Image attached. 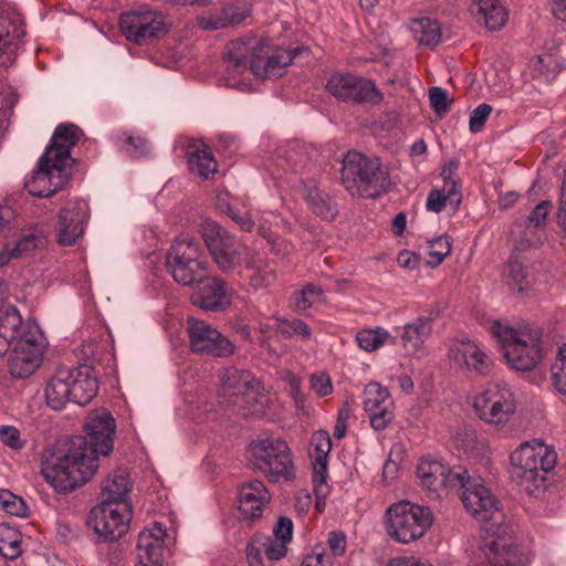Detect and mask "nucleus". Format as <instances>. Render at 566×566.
Listing matches in <instances>:
<instances>
[{
	"mask_svg": "<svg viewBox=\"0 0 566 566\" xmlns=\"http://www.w3.org/2000/svg\"><path fill=\"white\" fill-rule=\"evenodd\" d=\"M4 294L6 285L0 281V356L14 344L9 370L15 378H25L40 367L48 342L35 322L22 325L20 313L4 302Z\"/></svg>",
	"mask_w": 566,
	"mask_h": 566,
	"instance_id": "nucleus-1",
	"label": "nucleus"
},
{
	"mask_svg": "<svg viewBox=\"0 0 566 566\" xmlns=\"http://www.w3.org/2000/svg\"><path fill=\"white\" fill-rule=\"evenodd\" d=\"M78 139L80 129L74 124H60L55 128L36 168L24 180L30 195L50 197L69 182L66 169L72 163L71 149Z\"/></svg>",
	"mask_w": 566,
	"mask_h": 566,
	"instance_id": "nucleus-2",
	"label": "nucleus"
},
{
	"mask_svg": "<svg viewBox=\"0 0 566 566\" xmlns=\"http://www.w3.org/2000/svg\"><path fill=\"white\" fill-rule=\"evenodd\" d=\"M227 55V71L229 74L227 85L240 91H249L250 85L245 82H235V74H242L249 67L258 77H279L294 57L289 51H279L269 55L266 44L256 39L237 40L230 43Z\"/></svg>",
	"mask_w": 566,
	"mask_h": 566,
	"instance_id": "nucleus-3",
	"label": "nucleus"
},
{
	"mask_svg": "<svg viewBox=\"0 0 566 566\" xmlns=\"http://www.w3.org/2000/svg\"><path fill=\"white\" fill-rule=\"evenodd\" d=\"M98 459L90 452L83 436L71 438L64 452L42 462L43 479L59 493H66L85 484L96 473Z\"/></svg>",
	"mask_w": 566,
	"mask_h": 566,
	"instance_id": "nucleus-4",
	"label": "nucleus"
},
{
	"mask_svg": "<svg viewBox=\"0 0 566 566\" xmlns=\"http://www.w3.org/2000/svg\"><path fill=\"white\" fill-rule=\"evenodd\" d=\"M492 336L500 344L507 365L518 371L535 369L544 359L542 333L538 328L524 325L513 327L506 322L491 323Z\"/></svg>",
	"mask_w": 566,
	"mask_h": 566,
	"instance_id": "nucleus-5",
	"label": "nucleus"
},
{
	"mask_svg": "<svg viewBox=\"0 0 566 566\" xmlns=\"http://www.w3.org/2000/svg\"><path fill=\"white\" fill-rule=\"evenodd\" d=\"M511 473L528 493L535 494L546 486L547 474L557 463L555 448L539 439L520 443L510 455Z\"/></svg>",
	"mask_w": 566,
	"mask_h": 566,
	"instance_id": "nucleus-6",
	"label": "nucleus"
},
{
	"mask_svg": "<svg viewBox=\"0 0 566 566\" xmlns=\"http://www.w3.org/2000/svg\"><path fill=\"white\" fill-rule=\"evenodd\" d=\"M247 454L253 470L259 471L269 482H287L295 478L292 451L282 438H258L251 441Z\"/></svg>",
	"mask_w": 566,
	"mask_h": 566,
	"instance_id": "nucleus-7",
	"label": "nucleus"
},
{
	"mask_svg": "<svg viewBox=\"0 0 566 566\" xmlns=\"http://www.w3.org/2000/svg\"><path fill=\"white\" fill-rule=\"evenodd\" d=\"M342 182L354 197L376 198L385 192L389 181L377 158L348 151L343 159Z\"/></svg>",
	"mask_w": 566,
	"mask_h": 566,
	"instance_id": "nucleus-8",
	"label": "nucleus"
},
{
	"mask_svg": "<svg viewBox=\"0 0 566 566\" xmlns=\"http://www.w3.org/2000/svg\"><path fill=\"white\" fill-rule=\"evenodd\" d=\"M223 396L234 397L243 416H262L268 407V397L258 379L248 370L226 367L220 371Z\"/></svg>",
	"mask_w": 566,
	"mask_h": 566,
	"instance_id": "nucleus-9",
	"label": "nucleus"
},
{
	"mask_svg": "<svg viewBox=\"0 0 566 566\" xmlns=\"http://www.w3.org/2000/svg\"><path fill=\"white\" fill-rule=\"evenodd\" d=\"M166 269L176 283L193 287L207 273L199 241L189 234L175 239L166 255Z\"/></svg>",
	"mask_w": 566,
	"mask_h": 566,
	"instance_id": "nucleus-10",
	"label": "nucleus"
},
{
	"mask_svg": "<svg viewBox=\"0 0 566 566\" xmlns=\"http://www.w3.org/2000/svg\"><path fill=\"white\" fill-rule=\"evenodd\" d=\"M432 514L428 507L400 501L386 511V531L396 542L410 544L424 536L432 525Z\"/></svg>",
	"mask_w": 566,
	"mask_h": 566,
	"instance_id": "nucleus-11",
	"label": "nucleus"
},
{
	"mask_svg": "<svg viewBox=\"0 0 566 566\" xmlns=\"http://www.w3.org/2000/svg\"><path fill=\"white\" fill-rule=\"evenodd\" d=\"M472 407L483 422L502 431L515 416L517 401L509 385L493 382L485 386L473 397Z\"/></svg>",
	"mask_w": 566,
	"mask_h": 566,
	"instance_id": "nucleus-12",
	"label": "nucleus"
},
{
	"mask_svg": "<svg viewBox=\"0 0 566 566\" xmlns=\"http://www.w3.org/2000/svg\"><path fill=\"white\" fill-rule=\"evenodd\" d=\"M465 474V468L461 465L451 468L447 463L430 457L420 459L417 465V475L421 485L437 497L457 492L459 486H463Z\"/></svg>",
	"mask_w": 566,
	"mask_h": 566,
	"instance_id": "nucleus-13",
	"label": "nucleus"
},
{
	"mask_svg": "<svg viewBox=\"0 0 566 566\" xmlns=\"http://www.w3.org/2000/svg\"><path fill=\"white\" fill-rule=\"evenodd\" d=\"M326 90L336 99L354 104H378L382 101V94L373 81L352 73L332 74Z\"/></svg>",
	"mask_w": 566,
	"mask_h": 566,
	"instance_id": "nucleus-14",
	"label": "nucleus"
},
{
	"mask_svg": "<svg viewBox=\"0 0 566 566\" xmlns=\"http://www.w3.org/2000/svg\"><path fill=\"white\" fill-rule=\"evenodd\" d=\"M132 517L129 502L102 501L91 511L94 532L104 541H116L128 530Z\"/></svg>",
	"mask_w": 566,
	"mask_h": 566,
	"instance_id": "nucleus-15",
	"label": "nucleus"
},
{
	"mask_svg": "<svg viewBox=\"0 0 566 566\" xmlns=\"http://www.w3.org/2000/svg\"><path fill=\"white\" fill-rule=\"evenodd\" d=\"M461 500L467 512L480 522L500 520L502 507L497 499L493 495L480 478H471L467 473L463 479V486H459Z\"/></svg>",
	"mask_w": 566,
	"mask_h": 566,
	"instance_id": "nucleus-16",
	"label": "nucleus"
},
{
	"mask_svg": "<svg viewBox=\"0 0 566 566\" xmlns=\"http://www.w3.org/2000/svg\"><path fill=\"white\" fill-rule=\"evenodd\" d=\"M199 230L214 262L222 271H230L240 263L243 248L224 228L212 220H205Z\"/></svg>",
	"mask_w": 566,
	"mask_h": 566,
	"instance_id": "nucleus-17",
	"label": "nucleus"
},
{
	"mask_svg": "<svg viewBox=\"0 0 566 566\" xmlns=\"http://www.w3.org/2000/svg\"><path fill=\"white\" fill-rule=\"evenodd\" d=\"M528 552L515 545L511 538H488L479 553L471 559L470 566H528Z\"/></svg>",
	"mask_w": 566,
	"mask_h": 566,
	"instance_id": "nucleus-18",
	"label": "nucleus"
},
{
	"mask_svg": "<svg viewBox=\"0 0 566 566\" xmlns=\"http://www.w3.org/2000/svg\"><path fill=\"white\" fill-rule=\"evenodd\" d=\"M187 333L190 349L193 353L213 357H227L234 352L233 344L205 321L189 317L187 319Z\"/></svg>",
	"mask_w": 566,
	"mask_h": 566,
	"instance_id": "nucleus-19",
	"label": "nucleus"
},
{
	"mask_svg": "<svg viewBox=\"0 0 566 566\" xmlns=\"http://www.w3.org/2000/svg\"><path fill=\"white\" fill-rule=\"evenodd\" d=\"M332 450L329 433L318 430L311 437L310 458L313 467V486L316 496V507L322 511L325 500L329 493L327 484V462Z\"/></svg>",
	"mask_w": 566,
	"mask_h": 566,
	"instance_id": "nucleus-20",
	"label": "nucleus"
},
{
	"mask_svg": "<svg viewBox=\"0 0 566 566\" xmlns=\"http://www.w3.org/2000/svg\"><path fill=\"white\" fill-rule=\"evenodd\" d=\"M116 432V421L106 409H96L88 413L85 420V433L90 452L99 455H108L113 451V439Z\"/></svg>",
	"mask_w": 566,
	"mask_h": 566,
	"instance_id": "nucleus-21",
	"label": "nucleus"
},
{
	"mask_svg": "<svg viewBox=\"0 0 566 566\" xmlns=\"http://www.w3.org/2000/svg\"><path fill=\"white\" fill-rule=\"evenodd\" d=\"M119 24L125 36L136 43L157 38L166 28L164 17L146 8L122 14Z\"/></svg>",
	"mask_w": 566,
	"mask_h": 566,
	"instance_id": "nucleus-22",
	"label": "nucleus"
},
{
	"mask_svg": "<svg viewBox=\"0 0 566 566\" xmlns=\"http://www.w3.org/2000/svg\"><path fill=\"white\" fill-rule=\"evenodd\" d=\"M449 358L458 368L483 377L491 375L494 368L492 356L485 347L471 339L453 342Z\"/></svg>",
	"mask_w": 566,
	"mask_h": 566,
	"instance_id": "nucleus-23",
	"label": "nucleus"
},
{
	"mask_svg": "<svg viewBox=\"0 0 566 566\" xmlns=\"http://www.w3.org/2000/svg\"><path fill=\"white\" fill-rule=\"evenodd\" d=\"M363 405L371 427L381 431L395 417V402L389 390L377 381H370L363 392Z\"/></svg>",
	"mask_w": 566,
	"mask_h": 566,
	"instance_id": "nucleus-24",
	"label": "nucleus"
},
{
	"mask_svg": "<svg viewBox=\"0 0 566 566\" xmlns=\"http://www.w3.org/2000/svg\"><path fill=\"white\" fill-rule=\"evenodd\" d=\"M90 218L85 200L69 201L57 216L56 237L61 245H72L83 234Z\"/></svg>",
	"mask_w": 566,
	"mask_h": 566,
	"instance_id": "nucleus-25",
	"label": "nucleus"
},
{
	"mask_svg": "<svg viewBox=\"0 0 566 566\" xmlns=\"http://www.w3.org/2000/svg\"><path fill=\"white\" fill-rule=\"evenodd\" d=\"M168 545L169 536L160 523L154 522L146 526L137 539V566H163Z\"/></svg>",
	"mask_w": 566,
	"mask_h": 566,
	"instance_id": "nucleus-26",
	"label": "nucleus"
},
{
	"mask_svg": "<svg viewBox=\"0 0 566 566\" xmlns=\"http://www.w3.org/2000/svg\"><path fill=\"white\" fill-rule=\"evenodd\" d=\"M271 501V494L260 480L250 481L241 486L238 494L240 517L248 522L259 520Z\"/></svg>",
	"mask_w": 566,
	"mask_h": 566,
	"instance_id": "nucleus-27",
	"label": "nucleus"
},
{
	"mask_svg": "<svg viewBox=\"0 0 566 566\" xmlns=\"http://www.w3.org/2000/svg\"><path fill=\"white\" fill-rule=\"evenodd\" d=\"M192 303L205 311H221L230 305V295L222 280L207 273L195 286Z\"/></svg>",
	"mask_w": 566,
	"mask_h": 566,
	"instance_id": "nucleus-28",
	"label": "nucleus"
},
{
	"mask_svg": "<svg viewBox=\"0 0 566 566\" xmlns=\"http://www.w3.org/2000/svg\"><path fill=\"white\" fill-rule=\"evenodd\" d=\"M41 244H43V238L36 229L21 233L0 232V269L12 260L27 255Z\"/></svg>",
	"mask_w": 566,
	"mask_h": 566,
	"instance_id": "nucleus-29",
	"label": "nucleus"
},
{
	"mask_svg": "<svg viewBox=\"0 0 566 566\" xmlns=\"http://www.w3.org/2000/svg\"><path fill=\"white\" fill-rule=\"evenodd\" d=\"M67 376L71 402L87 405L97 394L98 382L93 368L88 365L64 368Z\"/></svg>",
	"mask_w": 566,
	"mask_h": 566,
	"instance_id": "nucleus-30",
	"label": "nucleus"
},
{
	"mask_svg": "<svg viewBox=\"0 0 566 566\" xmlns=\"http://www.w3.org/2000/svg\"><path fill=\"white\" fill-rule=\"evenodd\" d=\"M454 170L455 166L452 164L443 168V186L429 192L426 202L427 210L439 213L448 206L453 210L459 208L462 195L458 181L452 177Z\"/></svg>",
	"mask_w": 566,
	"mask_h": 566,
	"instance_id": "nucleus-31",
	"label": "nucleus"
},
{
	"mask_svg": "<svg viewBox=\"0 0 566 566\" xmlns=\"http://www.w3.org/2000/svg\"><path fill=\"white\" fill-rule=\"evenodd\" d=\"M249 10L240 2L229 3L220 9L205 11L197 17L198 25L205 31H217L241 23Z\"/></svg>",
	"mask_w": 566,
	"mask_h": 566,
	"instance_id": "nucleus-32",
	"label": "nucleus"
},
{
	"mask_svg": "<svg viewBox=\"0 0 566 566\" xmlns=\"http://www.w3.org/2000/svg\"><path fill=\"white\" fill-rule=\"evenodd\" d=\"M178 417L197 424L208 423L217 419L214 405L206 396L193 391H185L176 407Z\"/></svg>",
	"mask_w": 566,
	"mask_h": 566,
	"instance_id": "nucleus-33",
	"label": "nucleus"
},
{
	"mask_svg": "<svg viewBox=\"0 0 566 566\" xmlns=\"http://www.w3.org/2000/svg\"><path fill=\"white\" fill-rule=\"evenodd\" d=\"M178 417L197 424L208 423L217 419L214 405L206 396L193 391H185L176 407Z\"/></svg>",
	"mask_w": 566,
	"mask_h": 566,
	"instance_id": "nucleus-34",
	"label": "nucleus"
},
{
	"mask_svg": "<svg viewBox=\"0 0 566 566\" xmlns=\"http://www.w3.org/2000/svg\"><path fill=\"white\" fill-rule=\"evenodd\" d=\"M431 333L432 318L419 316L401 327V345L409 355L421 357L426 354L424 343Z\"/></svg>",
	"mask_w": 566,
	"mask_h": 566,
	"instance_id": "nucleus-35",
	"label": "nucleus"
},
{
	"mask_svg": "<svg viewBox=\"0 0 566 566\" xmlns=\"http://www.w3.org/2000/svg\"><path fill=\"white\" fill-rule=\"evenodd\" d=\"M70 392L65 370L60 368L45 385V402L53 410H62L67 402H71Z\"/></svg>",
	"mask_w": 566,
	"mask_h": 566,
	"instance_id": "nucleus-36",
	"label": "nucleus"
},
{
	"mask_svg": "<svg viewBox=\"0 0 566 566\" xmlns=\"http://www.w3.org/2000/svg\"><path fill=\"white\" fill-rule=\"evenodd\" d=\"M410 31L415 40L426 46L433 48L441 41V25L430 18L416 19L410 24Z\"/></svg>",
	"mask_w": 566,
	"mask_h": 566,
	"instance_id": "nucleus-37",
	"label": "nucleus"
},
{
	"mask_svg": "<svg viewBox=\"0 0 566 566\" xmlns=\"http://www.w3.org/2000/svg\"><path fill=\"white\" fill-rule=\"evenodd\" d=\"M479 20L491 30H500L507 20V12L500 0H478Z\"/></svg>",
	"mask_w": 566,
	"mask_h": 566,
	"instance_id": "nucleus-38",
	"label": "nucleus"
},
{
	"mask_svg": "<svg viewBox=\"0 0 566 566\" xmlns=\"http://www.w3.org/2000/svg\"><path fill=\"white\" fill-rule=\"evenodd\" d=\"M453 447L468 457H475L485 449V442L480 440L478 432L472 427L458 428L452 437Z\"/></svg>",
	"mask_w": 566,
	"mask_h": 566,
	"instance_id": "nucleus-39",
	"label": "nucleus"
},
{
	"mask_svg": "<svg viewBox=\"0 0 566 566\" xmlns=\"http://www.w3.org/2000/svg\"><path fill=\"white\" fill-rule=\"evenodd\" d=\"M355 340L360 349L368 353L375 352L385 345L396 344V337L384 327L361 329L357 332Z\"/></svg>",
	"mask_w": 566,
	"mask_h": 566,
	"instance_id": "nucleus-40",
	"label": "nucleus"
},
{
	"mask_svg": "<svg viewBox=\"0 0 566 566\" xmlns=\"http://www.w3.org/2000/svg\"><path fill=\"white\" fill-rule=\"evenodd\" d=\"M24 35L22 20L18 13L0 11V53Z\"/></svg>",
	"mask_w": 566,
	"mask_h": 566,
	"instance_id": "nucleus-41",
	"label": "nucleus"
},
{
	"mask_svg": "<svg viewBox=\"0 0 566 566\" xmlns=\"http://www.w3.org/2000/svg\"><path fill=\"white\" fill-rule=\"evenodd\" d=\"M130 491L128 476L124 472H115L107 476L102 485V501L128 502Z\"/></svg>",
	"mask_w": 566,
	"mask_h": 566,
	"instance_id": "nucleus-42",
	"label": "nucleus"
},
{
	"mask_svg": "<svg viewBox=\"0 0 566 566\" xmlns=\"http://www.w3.org/2000/svg\"><path fill=\"white\" fill-rule=\"evenodd\" d=\"M512 234L516 242V249L518 250L537 248L543 244L546 238L545 230L530 224L526 221L516 222Z\"/></svg>",
	"mask_w": 566,
	"mask_h": 566,
	"instance_id": "nucleus-43",
	"label": "nucleus"
},
{
	"mask_svg": "<svg viewBox=\"0 0 566 566\" xmlns=\"http://www.w3.org/2000/svg\"><path fill=\"white\" fill-rule=\"evenodd\" d=\"M188 164L190 170L203 179H208L217 172V161L212 153L206 146L191 150L189 153Z\"/></svg>",
	"mask_w": 566,
	"mask_h": 566,
	"instance_id": "nucleus-44",
	"label": "nucleus"
},
{
	"mask_svg": "<svg viewBox=\"0 0 566 566\" xmlns=\"http://www.w3.org/2000/svg\"><path fill=\"white\" fill-rule=\"evenodd\" d=\"M305 200L312 211L325 220H332L336 216V208L331 198L316 187L308 188Z\"/></svg>",
	"mask_w": 566,
	"mask_h": 566,
	"instance_id": "nucleus-45",
	"label": "nucleus"
},
{
	"mask_svg": "<svg viewBox=\"0 0 566 566\" xmlns=\"http://www.w3.org/2000/svg\"><path fill=\"white\" fill-rule=\"evenodd\" d=\"M549 373L554 388L566 396V339L557 345Z\"/></svg>",
	"mask_w": 566,
	"mask_h": 566,
	"instance_id": "nucleus-46",
	"label": "nucleus"
},
{
	"mask_svg": "<svg viewBox=\"0 0 566 566\" xmlns=\"http://www.w3.org/2000/svg\"><path fill=\"white\" fill-rule=\"evenodd\" d=\"M303 165L293 157H279L270 167L269 172L274 180L296 182L295 175L300 174Z\"/></svg>",
	"mask_w": 566,
	"mask_h": 566,
	"instance_id": "nucleus-47",
	"label": "nucleus"
},
{
	"mask_svg": "<svg viewBox=\"0 0 566 566\" xmlns=\"http://www.w3.org/2000/svg\"><path fill=\"white\" fill-rule=\"evenodd\" d=\"M266 223H269L270 226L271 224H275V226L282 224L285 229L290 230L291 229V222L287 221L285 218L276 214L273 211H265V212H263V214H262V217L260 219V224H259L260 230L262 231V234L272 244V248L275 251V253L283 254V255L289 254L293 250V245L290 244V243H286V244H284V248L281 249V243L276 242L272 238L271 234H268L266 229H265V224Z\"/></svg>",
	"mask_w": 566,
	"mask_h": 566,
	"instance_id": "nucleus-48",
	"label": "nucleus"
},
{
	"mask_svg": "<svg viewBox=\"0 0 566 566\" xmlns=\"http://www.w3.org/2000/svg\"><path fill=\"white\" fill-rule=\"evenodd\" d=\"M0 507L8 514L19 517H24L29 513V507L23 499L9 490L0 489Z\"/></svg>",
	"mask_w": 566,
	"mask_h": 566,
	"instance_id": "nucleus-49",
	"label": "nucleus"
},
{
	"mask_svg": "<svg viewBox=\"0 0 566 566\" xmlns=\"http://www.w3.org/2000/svg\"><path fill=\"white\" fill-rule=\"evenodd\" d=\"M451 251V239L448 235H441L429 242L428 264L438 266Z\"/></svg>",
	"mask_w": 566,
	"mask_h": 566,
	"instance_id": "nucleus-50",
	"label": "nucleus"
},
{
	"mask_svg": "<svg viewBox=\"0 0 566 566\" xmlns=\"http://www.w3.org/2000/svg\"><path fill=\"white\" fill-rule=\"evenodd\" d=\"M323 300V290L318 285L308 284L297 293L295 306L298 311H305Z\"/></svg>",
	"mask_w": 566,
	"mask_h": 566,
	"instance_id": "nucleus-51",
	"label": "nucleus"
},
{
	"mask_svg": "<svg viewBox=\"0 0 566 566\" xmlns=\"http://www.w3.org/2000/svg\"><path fill=\"white\" fill-rule=\"evenodd\" d=\"M275 324L285 337L298 335L302 339H308L312 335L310 326L301 319L286 321L277 317Z\"/></svg>",
	"mask_w": 566,
	"mask_h": 566,
	"instance_id": "nucleus-52",
	"label": "nucleus"
},
{
	"mask_svg": "<svg viewBox=\"0 0 566 566\" xmlns=\"http://www.w3.org/2000/svg\"><path fill=\"white\" fill-rule=\"evenodd\" d=\"M526 277L525 269L517 260H511L506 269V283L512 291L522 293L525 289L523 281Z\"/></svg>",
	"mask_w": 566,
	"mask_h": 566,
	"instance_id": "nucleus-53",
	"label": "nucleus"
},
{
	"mask_svg": "<svg viewBox=\"0 0 566 566\" xmlns=\"http://www.w3.org/2000/svg\"><path fill=\"white\" fill-rule=\"evenodd\" d=\"M258 541L260 542V546H262L268 559L276 562L285 557L289 543H285L282 539H276L272 536H266L263 539Z\"/></svg>",
	"mask_w": 566,
	"mask_h": 566,
	"instance_id": "nucleus-54",
	"label": "nucleus"
},
{
	"mask_svg": "<svg viewBox=\"0 0 566 566\" xmlns=\"http://www.w3.org/2000/svg\"><path fill=\"white\" fill-rule=\"evenodd\" d=\"M429 102L434 113L441 115L449 111L452 99L446 90L439 86L429 88Z\"/></svg>",
	"mask_w": 566,
	"mask_h": 566,
	"instance_id": "nucleus-55",
	"label": "nucleus"
},
{
	"mask_svg": "<svg viewBox=\"0 0 566 566\" xmlns=\"http://www.w3.org/2000/svg\"><path fill=\"white\" fill-rule=\"evenodd\" d=\"M17 210L8 201L0 203V232L18 233Z\"/></svg>",
	"mask_w": 566,
	"mask_h": 566,
	"instance_id": "nucleus-56",
	"label": "nucleus"
},
{
	"mask_svg": "<svg viewBox=\"0 0 566 566\" xmlns=\"http://www.w3.org/2000/svg\"><path fill=\"white\" fill-rule=\"evenodd\" d=\"M0 441L12 450H21L25 444L19 429L10 424L0 426Z\"/></svg>",
	"mask_w": 566,
	"mask_h": 566,
	"instance_id": "nucleus-57",
	"label": "nucleus"
},
{
	"mask_svg": "<svg viewBox=\"0 0 566 566\" xmlns=\"http://www.w3.org/2000/svg\"><path fill=\"white\" fill-rule=\"evenodd\" d=\"M552 209V202L548 200H544L539 202L530 213V216L524 220L530 224H534L537 228L543 230L546 229L547 217Z\"/></svg>",
	"mask_w": 566,
	"mask_h": 566,
	"instance_id": "nucleus-58",
	"label": "nucleus"
},
{
	"mask_svg": "<svg viewBox=\"0 0 566 566\" xmlns=\"http://www.w3.org/2000/svg\"><path fill=\"white\" fill-rule=\"evenodd\" d=\"M492 112V107L489 104H480L478 107H475L471 115L469 120V127L472 133L480 132L488 117L490 116Z\"/></svg>",
	"mask_w": 566,
	"mask_h": 566,
	"instance_id": "nucleus-59",
	"label": "nucleus"
},
{
	"mask_svg": "<svg viewBox=\"0 0 566 566\" xmlns=\"http://www.w3.org/2000/svg\"><path fill=\"white\" fill-rule=\"evenodd\" d=\"M311 389L319 397L328 396L333 391L331 377L326 373L312 375Z\"/></svg>",
	"mask_w": 566,
	"mask_h": 566,
	"instance_id": "nucleus-60",
	"label": "nucleus"
},
{
	"mask_svg": "<svg viewBox=\"0 0 566 566\" xmlns=\"http://www.w3.org/2000/svg\"><path fill=\"white\" fill-rule=\"evenodd\" d=\"M327 547L332 556H343L347 547L346 535L339 531L329 532L327 535Z\"/></svg>",
	"mask_w": 566,
	"mask_h": 566,
	"instance_id": "nucleus-61",
	"label": "nucleus"
},
{
	"mask_svg": "<svg viewBox=\"0 0 566 566\" xmlns=\"http://www.w3.org/2000/svg\"><path fill=\"white\" fill-rule=\"evenodd\" d=\"M293 536V522L291 518L281 516L273 527V536L276 539H282L290 543Z\"/></svg>",
	"mask_w": 566,
	"mask_h": 566,
	"instance_id": "nucleus-62",
	"label": "nucleus"
},
{
	"mask_svg": "<svg viewBox=\"0 0 566 566\" xmlns=\"http://www.w3.org/2000/svg\"><path fill=\"white\" fill-rule=\"evenodd\" d=\"M126 153L132 157H139L146 153V140L139 136L125 135Z\"/></svg>",
	"mask_w": 566,
	"mask_h": 566,
	"instance_id": "nucleus-63",
	"label": "nucleus"
},
{
	"mask_svg": "<svg viewBox=\"0 0 566 566\" xmlns=\"http://www.w3.org/2000/svg\"><path fill=\"white\" fill-rule=\"evenodd\" d=\"M261 549L262 546H260V542L258 539L248 544L245 554L250 566H264Z\"/></svg>",
	"mask_w": 566,
	"mask_h": 566,
	"instance_id": "nucleus-64",
	"label": "nucleus"
}]
</instances>
